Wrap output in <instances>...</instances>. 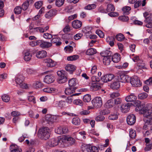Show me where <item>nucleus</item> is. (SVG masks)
Instances as JSON below:
<instances>
[{"label":"nucleus","instance_id":"f257e3e1","mask_svg":"<svg viewBox=\"0 0 152 152\" xmlns=\"http://www.w3.org/2000/svg\"><path fill=\"white\" fill-rule=\"evenodd\" d=\"M38 136L42 140H46L50 137L48 127H44L40 128L38 131Z\"/></svg>","mask_w":152,"mask_h":152},{"label":"nucleus","instance_id":"f03ea898","mask_svg":"<svg viewBox=\"0 0 152 152\" xmlns=\"http://www.w3.org/2000/svg\"><path fill=\"white\" fill-rule=\"evenodd\" d=\"M57 73L59 77L58 81L59 83H64L67 81L66 73L65 71L64 70L58 71L57 72Z\"/></svg>","mask_w":152,"mask_h":152},{"label":"nucleus","instance_id":"7ed1b4c3","mask_svg":"<svg viewBox=\"0 0 152 152\" xmlns=\"http://www.w3.org/2000/svg\"><path fill=\"white\" fill-rule=\"evenodd\" d=\"M130 83L134 87H138L141 86L142 83L138 77L136 76H134L130 78Z\"/></svg>","mask_w":152,"mask_h":152},{"label":"nucleus","instance_id":"20e7f679","mask_svg":"<svg viewBox=\"0 0 152 152\" xmlns=\"http://www.w3.org/2000/svg\"><path fill=\"white\" fill-rule=\"evenodd\" d=\"M60 138L61 142H64L68 141L70 145H74L75 142V139L69 135H64L62 136L61 138Z\"/></svg>","mask_w":152,"mask_h":152},{"label":"nucleus","instance_id":"39448f33","mask_svg":"<svg viewBox=\"0 0 152 152\" xmlns=\"http://www.w3.org/2000/svg\"><path fill=\"white\" fill-rule=\"evenodd\" d=\"M82 151L84 152H98V148L95 146L86 145L82 147Z\"/></svg>","mask_w":152,"mask_h":152},{"label":"nucleus","instance_id":"423d86ee","mask_svg":"<svg viewBox=\"0 0 152 152\" xmlns=\"http://www.w3.org/2000/svg\"><path fill=\"white\" fill-rule=\"evenodd\" d=\"M61 143L60 138H53L49 141L47 143V146L54 147L57 145L59 143Z\"/></svg>","mask_w":152,"mask_h":152},{"label":"nucleus","instance_id":"0eeeda50","mask_svg":"<svg viewBox=\"0 0 152 152\" xmlns=\"http://www.w3.org/2000/svg\"><path fill=\"white\" fill-rule=\"evenodd\" d=\"M126 121L128 124L130 125H134L136 121L135 116L133 114L129 115L127 117Z\"/></svg>","mask_w":152,"mask_h":152},{"label":"nucleus","instance_id":"6e6552de","mask_svg":"<svg viewBox=\"0 0 152 152\" xmlns=\"http://www.w3.org/2000/svg\"><path fill=\"white\" fill-rule=\"evenodd\" d=\"M93 103L94 106L96 107H99L102 106V102L101 97H97L94 99Z\"/></svg>","mask_w":152,"mask_h":152},{"label":"nucleus","instance_id":"1a4fd4ad","mask_svg":"<svg viewBox=\"0 0 152 152\" xmlns=\"http://www.w3.org/2000/svg\"><path fill=\"white\" fill-rule=\"evenodd\" d=\"M132 104L129 103H124L122 104L120 107V109L122 113H126L129 110L131 105Z\"/></svg>","mask_w":152,"mask_h":152},{"label":"nucleus","instance_id":"9d476101","mask_svg":"<svg viewBox=\"0 0 152 152\" xmlns=\"http://www.w3.org/2000/svg\"><path fill=\"white\" fill-rule=\"evenodd\" d=\"M57 117H58L59 116H54L48 114L46 115L45 119L47 123L50 124L55 122L56 121V118Z\"/></svg>","mask_w":152,"mask_h":152},{"label":"nucleus","instance_id":"9b49d317","mask_svg":"<svg viewBox=\"0 0 152 152\" xmlns=\"http://www.w3.org/2000/svg\"><path fill=\"white\" fill-rule=\"evenodd\" d=\"M54 77L53 75L50 74L46 75L44 79V82L47 84H50L53 83L55 80Z\"/></svg>","mask_w":152,"mask_h":152},{"label":"nucleus","instance_id":"f8f14e48","mask_svg":"<svg viewBox=\"0 0 152 152\" xmlns=\"http://www.w3.org/2000/svg\"><path fill=\"white\" fill-rule=\"evenodd\" d=\"M114 77V75L112 74L104 75L102 77V80L104 82H107L112 80Z\"/></svg>","mask_w":152,"mask_h":152},{"label":"nucleus","instance_id":"ddd939ff","mask_svg":"<svg viewBox=\"0 0 152 152\" xmlns=\"http://www.w3.org/2000/svg\"><path fill=\"white\" fill-rule=\"evenodd\" d=\"M118 80L122 83L128 82L130 80L129 76L125 75H120L118 76Z\"/></svg>","mask_w":152,"mask_h":152},{"label":"nucleus","instance_id":"4468645a","mask_svg":"<svg viewBox=\"0 0 152 152\" xmlns=\"http://www.w3.org/2000/svg\"><path fill=\"white\" fill-rule=\"evenodd\" d=\"M44 62L46 64L47 66H55L57 65V63L50 58H47L44 60Z\"/></svg>","mask_w":152,"mask_h":152},{"label":"nucleus","instance_id":"2eb2a0df","mask_svg":"<svg viewBox=\"0 0 152 152\" xmlns=\"http://www.w3.org/2000/svg\"><path fill=\"white\" fill-rule=\"evenodd\" d=\"M145 142L146 143V147L145 148V151H149L152 149V143L151 141L148 138H145Z\"/></svg>","mask_w":152,"mask_h":152},{"label":"nucleus","instance_id":"dca6fc26","mask_svg":"<svg viewBox=\"0 0 152 152\" xmlns=\"http://www.w3.org/2000/svg\"><path fill=\"white\" fill-rule=\"evenodd\" d=\"M137 99V96L133 93L131 94L130 95L126 96L125 98L126 101L127 102H134Z\"/></svg>","mask_w":152,"mask_h":152},{"label":"nucleus","instance_id":"f3484780","mask_svg":"<svg viewBox=\"0 0 152 152\" xmlns=\"http://www.w3.org/2000/svg\"><path fill=\"white\" fill-rule=\"evenodd\" d=\"M134 106H136L135 110L136 111H140L144 107V105L141 104V102L139 100H137L134 101Z\"/></svg>","mask_w":152,"mask_h":152},{"label":"nucleus","instance_id":"a211bd4d","mask_svg":"<svg viewBox=\"0 0 152 152\" xmlns=\"http://www.w3.org/2000/svg\"><path fill=\"white\" fill-rule=\"evenodd\" d=\"M82 25V22L77 20H74L72 23V26L75 28H79Z\"/></svg>","mask_w":152,"mask_h":152},{"label":"nucleus","instance_id":"6ab92c4d","mask_svg":"<svg viewBox=\"0 0 152 152\" xmlns=\"http://www.w3.org/2000/svg\"><path fill=\"white\" fill-rule=\"evenodd\" d=\"M56 11L54 9H52L47 12L45 15L46 18L49 19L56 14Z\"/></svg>","mask_w":152,"mask_h":152},{"label":"nucleus","instance_id":"aec40b11","mask_svg":"<svg viewBox=\"0 0 152 152\" xmlns=\"http://www.w3.org/2000/svg\"><path fill=\"white\" fill-rule=\"evenodd\" d=\"M47 55L46 52L44 50H41L37 53L36 56L39 58H42L45 57Z\"/></svg>","mask_w":152,"mask_h":152},{"label":"nucleus","instance_id":"412c9836","mask_svg":"<svg viewBox=\"0 0 152 152\" xmlns=\"http://www.w3.org/2000/svg\"><path fill=\"white\" fill-rule=\"evenodd\" d=\"M114 101L113 99L108 100L105 104V106L106 108H110L113 107L114 105Z\"/></svg>","mask_w":152,"mask_h":152},{"label":"nucleus","instance_id":"4be33fe9","mask_svg":"<svg viewBox=\"0 0 152 152\" xmlns=\"http://www.w3.org/2000/svg\"><path fill=\"white\" fill-rule=\"evenodd\" d=\"M77 89L76 87H70L67 88L65 89V92L66 94L69 95L75 92V90Z\"/></svg>","mask_w":152,"mask_h":152},{"label":"nucleus","instance_id":"5701e85b","mask_svg":"<svg viewBox=\"0 0 152 152\" xmlns=\"http://www.w3.org/2000/svg\"><path fill=\"white\" fill-rule=\"evenodd\" d=\"M52 45L51 43L42 40L40 47L42 48H48Z\"/></svg>","mask_w":152,"mask_h":152},{"label":"nucleus","instance_id":"b1692460","mask_svg":"<svg viewBox=\"0 0 152 152\" xmlns=\"http://www.w3.org/2000/svg\"><path fill=\"white\" fill-rule=\"evenodd\" d=\"M101 55L104 57H111L112 56V53L110 50H106L100 53Z\"/></svg>","mask_w":152,"mask_h":152},{"label":"nucleus","instance_id":"393cba45","mask_svg":"<svg viewBox=\"0 0 152 152\" xmlns=\"http://www.w3.org/2000/svg\"><path fill=\"white\" fill-rule=\"evenodd\" d=\"M113 61L115 63L118 62L121 60L120 55L118 53L115 54L111 58Z\"/></svg>","mask_w":152,"mask_h":152},{"label":"nucleus","instance_id":"a878e982","mask_svg":"<svg viewBox=\"0 0 152 152\" xmlns=\"http://www.w3.org/2000/svg\"><path fill=\"white\" fill-rule=\"evenodd\" d=\"M146 4V0H143L142 2L140 1H137L134 5V7L135 8H136L139 7L141 5L142 7L144 6Z\"/></svg>","mask_w":152,"mask_h":152},{"label":"nucleus","instance_id":"bb28decb","mask_svg":"<svg viewBox=\"0 0 152 152\" xmlns=\"http://www.w3.org/2000/svg\"><path fill=\"white\" fill-rule=\"evenodd\" d=\"M76 79L72 78L69 80L68 84L70 87H74L76 85Z\"/></svg>","mask_w":152,"mask_h":152},{"label":"nucleus","instance_id":"cd10ccee","mask_svg":"<svg viewBox=\"0 0 152 152\" xmlns=\"http://www.w3.org/2000/svg\"><path fill=\"white\" fill-rule=\"evenodd\" d=\"M115 10V7L113 4H107L106 9L107 13L114 11Z\"/></svg>","mask_w":152,"mask_h":152},{"label":"nucleus","instance_id":"c85d7f7f","mask_svg":"<svg viewBox=\"0 0 152 152\" xmlns=\"http://www.w3.org/2000/svg\"><path fill=\"white\" fill-rule=\"evenodd\" d=\"M80 93H75L71 95L70 96L68 97L66 99V102L68 103H71L72 102L74 99L73 96L78 95Z\"/></svg>","mask_w":152,"mask_h":152},{"label":"nucleus","instance_id":"c756f323","mask_svg":"<svg viewBox=\"0 0 152 152\" xmlns=\"http://www.w3.org/2000/svg\"><path fill=\"white\" fill-rule=\"evenodd\" d=\"M32 54L29 51H27L25 53L24 58L26 61H30L32 57Z\"/></svg>","mask_w":152,"mask_h":152},{"label":"nucleus","instance_id":"7c9ffc66","mask_svg":"<svg viewBox=\"0 0 152 152\" xmlns=\"http://www.w3.org/2000/svg\"><path fill=\"white\" fill-rule=\"evenodd\" d=\"M24 79V77L23 76L19 75L15 79V82L18 84H20L23 82Z\"/></svg>","mask_w":152,"mask_h":152},{"label":"nucleus","instance_id":"2f4dec72","mask_svg":"<svg viewBox=\"0 0 152 152\" xmlns=\"http://www.w3.org/2000/svg\"><path fill=\"white\" fill-rule=\"evenodd\" d=\"M96 52V49L93 48H90L87 50L86 54L88 55H92L95 54Z\"/></svg>","mask_w":152,"mask_h":152},{"label":"nucleus","instance_id":"473e14b6","mask_svg":"<svg viewBox=\"0 0 152 152\" xmlns=\"http://www.w3.org/2000/svg\"><path fill=\"white\" fill-rule=\"evenodd\" d=\"M10 152H20V149L18 148L17 146L15 145H12L10 146Z\"/></svg>","mask_w":152,"mask_h":152},{"label":"nucleus","instance_id":"72a5a7b5","mask_svg":"<svg viewBox=\"0 0 152 152\" xmlns=\"http://www.w3.org/2000/svg\"><path fill=\"white\" fill-rule=\"evenodd\" d=\"M111 88L113 89H117L120 87V84L119 82H115L111 85Z\"/></svg>","mask_w":152,"mask_h":152},{"label":"nucleus","instance_id":"f704fd0d","mask_svg":"<svg viewBox=\"0 0 152 152\" xmlns=\"http://www.w3.org/2000/svg\"><path fill=\"white\" fill-rule=\"evenodd\" d=\"M109 139H106L105 144L104 145H99L98 146V149H99L100 150H102L104 149V147H107L109 145Z\"/></svg>","mask_w":152,"mask_h":152},{"label":"nucleus","instance_id":"c9c22d12","mask_svg":"<svg viewBox=\"0 0 152 152\" xmlns=\"http://www.w3.org/2000/svg\"><path fill=\"white\" fill-rule=\"evenodd\" d=\"M110 57H105L103 58V62L104 65L108 66L109 65L111 62Z\"/></svg>","mask_w":152,"mask_h":152},{"label":"nucleus","instance_id":"e433bc0d","mask_svg":"<svg viewBox=\"0 0 152 152\" xmlns=\"http://www.w3.org/2000/svg\"><path fill=\"white\" fill-rule=\"evenodd\" d=\"M43 86V84L40 81H36L33 84V87L36 88H41Z\"/></svg>","mask_w":152,"mask_h":152},{"label":"nucleus","instance_id":"4c0bfd02","mask_svg":"<svg viewBox=\"0 0 152 152\" xmlns=\"http://www.w3.org/2000/svg\"><path fill=\"white\" fill-rule=\"evenodd\" d=\"M131 8L129 7L126 6L123 8L122 10L123 12V14L125 15H128L129 14V11L131 10Z\"/></svg>","mask_w":152,"mask_h":152},{"label":"nucleus","instance_id":"58836bf2","mask_svg":"<svg viewBox=\"0 0 152 152\" xmlns=\"http://www.w3.org/2000/svg\"><path fill=\"white\" fill-rule=\"evenodd\" d=\"M147 97V94L145 92L140 94L138 96V98L140 99H145Z\"/></svg>","mask_w":152,"mask_h":152},{"label":"nucleus","instance_id":"ea45409f","mask_svg":"<svg viewBox=\"0 0 152 152\" xmlns=\"http://www.w3.org/2000/svg\"><path fill=\"white\" fill-rule=\"evenodd\" d=\"M136 136V131L132 129H130L129 131V136L132 139H134L135 138Z\"/></svg>","mask_w":152,"mask_h":152},{"label":"nucleus","instance_id":"a19ab883","mask_svg":"<svg viewBox=\"0 0 152 152\" xmlns=\"http://www.w3.org/2000/svg\"><path fill=\"white\" fill-rule=\"evenodd\" d=\"M33 30V31H32L34 32H38L39 31L40 33L44 32L43 28L41 27L34 28Z\"/></svg>","mask_w":152,"mask_h":152},{"label":"nucleus","instance_id":"79ce46f5","mask_svg":"<svg viewBox=\"0 0 152 152\" xmlns=\"http://www.w3.org/2000/svg\"><path fill=\"white\" fill-rule=\"evenodd\" d=\"M64 1L65 0H56L55 4L58 7H60L64 4Z\"/></svg>","mask_w":152,"mask_h":152},{"label":"nucleus","instance_id":"37998d69","mask_svg":"<svg viewBox=\"0 0 152 152\" xmlns=\"http://www.w3.org/2000/svg\"><path fill=\"white\" fill-rule=\"evenodd\" d=\"M72 123L75 125H79L80 123V120L79 118L77 117L74 118L72 119Z\"/></svg>","mask_w":152,"mask_h":152},{"label":"nucleus","instance_id":"c03bdc74","mask_svg":"<svg viewBox=\"0 0 152 152\" xmlns=\"http://www.w3.org/2000/svg\"><path fill=\"white\" fill-rule=\"evenodd\" d=\"M29 5V1L28 0L24 3L22 5V9L23 10H26L28 9Z\"/></svg>","mask_w":152,"mask_h":152},{"label":"nucleus","instance_id":"a18cd8bd","mask_svg":"<svg viewBox=\"0 0 152 152\" xmlns=\"http://www.w3.org/2000/svg\"><path fill=\"white\" fill-rule=\"evenodd\" d=\"M2 100L6 102H7L10 100V98L9 96L7 94H4L1 96Z\"/></svg>","mask_w":152,"mask_h":152},{"label":"nucleus","instance_id":"49530a36","mask_svg":"<svg viewBox=\"0 0 152 152\" xmlns=\"http://www.w3.org/2000/svg\"><path fill=\"white\" fill-rule=\"evenodd\" d=\"M100 88V87L99 86L97 85L96 84H94L91 86L90 89L92 91H96Z\"/></svg>","mask_w":152,"mask_h":152},{"label":"nucleus","instance_id":"de8ad7c7","mask_svg":"<svg viewBox=\"0 0 152 152\" xmlns=\"http://www.w3.org/2000/svg\"><path fill=\"white\" fill-rule=\"evenodd\" d=\"M79 58V56L77 55H73L68 56L67 58V60L69 61H75Z\"/></svg>","mask_w":152,"mask_h":152},{"label":"nucleus","instance_id":"09e8293b","mask_svg":"<svg viewBox=\"0 0 152 152\" xmlns=\"http://www.w3.org/2000/svg\"><path fill=\"white\" fill-rule=\"evenodd\" d=\"M66 70L71 74H72L76 70L75 67H65Z\"/></svg>","mask_w":152,"mask_h":152},{"label":"nucleus","instance_id":"8fccbe9b","mask_svg":"<svg viewBox=\"0 0 152 152\" xmlns=\"http://www.w3.org/2000/svg\"><path fill=\"white\" fill-rule=\"evenodd\" d=\"M116 39L119 41H122L124 39V35L121 34H119L116 36Z\"/></svg>","mask_w":152,"mask_h":152},{"label":"nucleus","instance_id":"3c124183","mask_svg":"<svg viewBox=\"0 0 152 152\" xmlns=\"http://www.w3.org/2000/svg\"><path fill=\"white\" fill-rule=\"evenodd\" d=\"M22 8L20 6L16 7L14 10L15 13L16 14H19L21 13Z\"/></svg>","mask_w":152,"mask_h":152},{"label":"nucleus","instance_id":"603ef678","mask_svg":"<svg viewBox=\"0 0 152 152\" xmlns=\"http://www.w3.org/2000/svg\"><path fill=\"white\" fill-rule=\"evenodd\" d=\"M91 96L89 94L85 95L83 98V100L85 102H89L91 100Z\"/></svg>","mask_w":152,"mask_h":152},{"label":"nucleus","instance_id":"864d4df0","mask_svg":"<svg viewBox=\"0 0 152 152\" xmlns=\"http://www.w3.org/2000/svg\"><path fill=\"white\" fill-rule=\"evenodd\" d=\"M74 104L80 106H82L83 105V103L82 101L80 99H75L73 101Z\"/></svg>","mask_w":152,"mask_h":152},{"label":"nucleus","instance_id":"5fc2aeb1","mask_svg":"<svg viewBox=\"0 0 152 152\" xmlns=\"http://www.w3.org/2000/svg\"><path fill=\"white\" fill-rule=\"evenodd\" d=\"M118 19L119 20L123 22H126L129 20L128 17L125 15L120 16L118 17Z\"/></svg>","mask_w":152,"mask_h":152},{"label":"nucleus","instance_id":"6e6d98bb","mask_svg":"<svg viewBox=\"0 0 152 152\" xmlns=\"http://www.w3.org/2000/svg\"><path fill=\"white\" fill-rule=\"evenodd\" d=\"M96 5L95 4H89L85 7V9L86 10H91L95 8Z\"/></svg>","mask_w":152,"mask_h":152},{"label":"nucleus","instance_id":"4d7b16f0","mask_svg":"<svg viewBox=\"0 0 152 152\" xmlns=\"http://www.w3.org/2000/svg\"><path fill=\"white\" fill-rule=\"evenodd\" d=\"M64 49L67 52L70 53L73 51V48L72 46L69 45L65 47Z\"/></svg>","mask_w":152,"mask_h":152},{"label":"nucleus","instance_id":"13d9d810","mask_svg":"<svg viewBox=\"0 0 152 152\" xmlns=\"http://www.w3.org/2000/svg\"><path fill=\"white\" fill-rule=\"evenodd\" d=\"M42 1H38L36 2L35 4V6L36 8L37 9L40 8L42 5Z\"/></svg>","mask_w":152,"mask_h":152},{"label":"nucleus","instance_id":"bf43d9fd","mask_svg":"<svg viewBox=\"0 0 152 152\" xmlns=\"http://www.w3.org/2000/svg\"><path fill=\"white\" fill-rule=\"evenodd\" d=\"M104 119V117L102 115H99L97 116L95 118V120L97 121H102Z\"/></svg>","mask_w":152,"mask_h":152},{"label":"nucleus","instance_id":"052dcab7","mask_svg":"<svg viewBox=\"0 0 152 152\" xmlns=\"http://www.w3.org/2000/svg\"><path fill=\"white\" fill-rule=\"evenodd\" d=\"M101 78L96 76H93L92 77V80L93 82H99Z\"/></svg>","mask_w":152,"mask_h":152},{"label":"nucleus","instance_id":"680f3d73","mask_svg":"<svg viewBox=\"0 0 152 152\" xmlns=\"http://www.w3.org/2000/svg\"><path fill=\"white\" fill-rule=\"evenodd\" d=\"M55 132L58 134H63L62 126H60L57 128L55 130Z\"/></svg>","mask_w":152,"mask_h":152},{"label":"nucleus","instance_id":"e2e57ef3","mask_svg":"<svg viewBox=\"0 0 152 152\" xmlns=\"http://www.w3.org/2000/svg\"><path fill=\"white\" fill-rule=\"evenodd\" d=\"M108 15L111 17H115L119 15V14L117 12H111L108 13Z\"/></svg>","mask_w":152,"mask_h":152},{"label":"nucleus","instance_id":"0e129e2a","mask_svg":"<svg viewBox=\"0 0 152 152\" xmlns=\"http://www.w3.org/2000/svg\"><path fill=\"white\" fill-rule=\"evenodd\" d=\"M96 33L101 38H103L104 36V33L100 30H96Z\"/></svg>","mask_w":152,"mask_h":152},{"label":"nucleus","instance_id":"69168bd1","mask_svg":"<svg viewBox=\"0 0 152 152\" xmlns=\"http://www.w3.org/2000/svg\"><path fill=\"white\" fill-rule=\"evenodd\" d=\"M43 37L46 39H50L53 37V36L51 34L46 33L44 34Z\"/></svg>","mask_w":152,"mask_h":152},{"label":"nucleus","instance_id":"338daca9","mask_svg":"<svg viewBox=\"0 0 152 152\" xmlns=\"http://www.w3.org/2000/svg\"><path fill=\"white\" fill-rule=\"evenodd\" d=\"M58 105L60 107H64L65 105V102L62 100L59 101L58 103Z\"/></svg>","mask_w":152,"mask_h":152},{"label":"nucleus","instance_id":"774afa93","mask_svg":"<svg viewBox=\"0 0 152 152\" xmlns=\"http://www.w3.org/2000/svg\"><path fill=\"white\" fill-rule=\"evenodd\" d=\"M11 115L12 116L15 117L19 116L20 115V113L18 111H15L11 112Z\"/></svg>","mask_w":152,"mask_h":152}]
</instances>
